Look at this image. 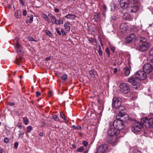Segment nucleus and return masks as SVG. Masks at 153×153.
I'll return each mask as SVG.
<instances>
[{
	"label": "nucleus",
	"mask_w": 153,
	"mask_h": 153,
	"mask_svg": "<svg viewBox=\"0 0 153 153\" xmlns=\"http://www.w3.org/2000/svg\"><path fill=\"white\" fill-rule=\"evenodd\" d=\"M65 17L68 19H74L75 18V16L74 15L68 14L65 16Z\"/></svg>",
	"instance_id": "obj_27"
},
{
	"label": "nucleus",
	"mask_w": 153,
	"mask_h": 153,
	"mask_svg": "<svg viewBox=\"0 0 153 153\" xmlns=\"http://www.w3.org/2000/svg\"><path fill=\"white\" fill-rule=\"evenodd\" d=\"M110 7L111 11H114L115 9L116 6L115 4H112L110 5Z\"/></svg>",
	"instance_id": "obj_38"
},
{
	"label": "nucleus",
	"mask_w": 153,
	"mask_h": 153,
	"mask_svg": "<svg viewBox=\"0 0 153 153\" xmlns=\"http://www.w3.org/2000/svg\"><path fill=\"white\" fill-rule=\"evenodd\" d=\"M22 13H23V16H26L27 14V12L26 10H23V11Z\"/></svg>",
	"instance_id": "obj_48"
},
{
	"label": "nucleus",
	"mask_w": 153,
	"mask_h": 153,
	"mask_svg": "<svg viewBox=\"0 0 153 153\" xmlns=\"http://www.w3.org/2000/svg\"><path fill=\"white\" fill-rule=\"evenodd\" d=\"M49 17L51 20V22L53 24H54V22H55L56 18L54 16H52L51 15H50V16H49Z\"/></svg>",
	"instance_id": "obj_28"
},
{
	"label": "nucleus",
	"mask_w": 153,
	"mask_h": 153,
	"mask_svg": "<svg viewBox=\"0 0 153 153\" xmlns=\"http://www.w3.org/2000/svg\"><path fill=\"white\" fill-rule=\"evenodd\" d=\"M120 28L121 30V31L124 32L127 30L128 27L127 24L122 23L120 25Z\"/></svg>",
	"instance_id": "obj_18"
},
{
	"label": "nucleus",
	"mask_w": 153,
	"mask_h": 153,
	"mask_svg": "<svg viewBox=\"0 0 153 153\" xmlns=\"http://www.w3.org/2000/svg\"><path fill=\"white\" fill-rule=\"evenodd\" d=\"M36 96L38 97L41 95V93L39 91H37L36 92Z\"/></svg>",
	"instance_id": "obj_54"
},
{
	"label": "nucleus",
	"mask_w": 153,
	"mask_h": 153,
	"mask_svg": "<svg viewBox=\"0 0 153 153\" xmlns=\"http://www.w3.org/2000/svg\"><path fill=\"white\" fill-rule=\"evenodd\" d=\"M100 13H95L94 17V21L95 22H97L98 20V18H99L100 17Z\"/></svg>",
	"instance_id": "obj_29"
},
{
	"label": "nucleus",
	"mask_w": 153,
	"mask_h": 153,
	"mask_svg": "<svg viewBox=\"0 0 153 153\" xmlns=\"http://www.w3.org/2000/svg\"><path fill=\"white\" fill-rule=\"evenodd\" d=\"M16 127H18L19 129V136L18 138H22L23 137L25 133L24 131L25 129V127L22 126V123L21 122H18L17 125Z\"/></svg>",
	"instance_id": "obj_7"
},
{
	"label": "nucleus",
	"mask_w": 153,
	"mask_h": 153,
	"mask_svg": "<svg viewBox=\"0 0 153 153\" xmlns=\"http://www.w3.org/2000/svg\"><path fill=\"white\" fill-rule=\"evenodd\" d=\"M84 147L83 146H81L80 147L78 148L77 150L76 151L77 152H82L84 150Z\"/></svg>",
	"instance_id": "obj_33"
},
{
	"label": "nucleus",
	"mask_w": 153,
	"mask_h": 153,
	"mask_svg": "<svg viewBox=\"0 0 153 153\" xmlns=\"http://www.w3.org/2000/svg\"><path fill=\"white\" fill-rule=\"evenodd\" d=\"M43 133L42 132H41L39 133V135L40 136H43Z\"/></svg>",
	"instance_id": "obj_63"
},
{
	"label": "nucleus",
	"mask_w": 153,
	"mask_h": 153,
	"mask_svg": "<svg viewBox=\"0 0 153 153\" xmlns=\"http://www.w3.org/2000/svg\"><path fill=\"white\" fill-rule=\"evenodd\" d=\"M105 51L107 53V54H109L110 53L109 50L108 48H107L105 49Z\"/></svg>",
	"instance_id": "obj_51"
},
{
	"label": "nucleus",
	"mask_w": 153,
	"mask_h": 153,
	"mask_svg": "<svg viewBox=\"0 0 153 153\" xmlns=\"http://www.w3.org/2000/svg\"><path fill=\"white\" fill-rule=\"evenodd\" d=\"M44 19L46 21H48L49 20L48 18L46 15H44L43 16Z\"/></svg>",
	"instance_id": "obj_49"
},
{
	"label": "nucleus",
	"mask_w": 153,
	"mask_h": 153,
	"mask_svg": "<svg viewBox=\"0 0 153 153\" xmlns=\"http://www.w3.org/2000/svg\"><path fill=\"white\" fill-rule=\"evenodd\" d=\"M19 1L22 5L24 4V2L23 0H19Z\"/></svg>",
	"instance_id": "obj_58"
},
{
	"label": "nucleus",
	"mask_w": 153,
	"mask_h": 153,
	"mask_svg": "<svg viewBox=\"0 0 153 153\" xmlns=\"http://www.w3.org/2000/svg\"><path fill=\"white\" fill-rule=\"evenodd\" d=\"M72 128H74V129L79 130H80L82 129L81 127L79 125H78L77 126H75L74 125H73L72 126Z\"/></svg>",
	"instance_id": "obj_35"
},
{
	"label": "nucleus",
	"mask_w": 153,
	"mask_h": 153,
	"mask_svg": "<svg viewBox=\"0 0 153 153\" xmlns=\"http://www.w3.org/2000/svg\"><path fill=\"white\" fill-rule=\"evenodd\" d=\"M133 153H141V152L140 151L135 150L133 151Z\"/></svg>",
	"instance_id": "obj_56"
},
{
	"label": "nucleus",
	"mask_w": 153,
	"mask_h": 153,
	"mask_svg": "<svg viewBox=\"0 0 153 153\" xmlns=\"http://www.w3.org/2000/svg\"><path fill=\"white\" fill-rule=\"evenodd\" d=\"M55 12L58 13L59 11V9L57 8H55Z\"/></svg>",
	"instance_id": "obj_61"
},
{
	"label": "nucleus",
	"mask_w": 153,
	"mask_h": 153,
	"mask_svg": "<svg viewBox=\"0 0 153 153\" xmlns=\"http://www.w3.org/2000/svg\"><path fill=\"white\" fill-rule=\"evenodd\" d=\"M23 120L25 124L27 125L29 122L28 119L27 117H25L23 118Z\"/></svg>",
	"instance_id": "obj_30"
},
{
	"label": "nucleus",
	"mask_w": 153,
	"mask_h": 153,
	"mask_svg": "<svg viewBox=\"0 0 153 153\" xmlns=\"http://www.w3.org/2000/svg\"><path fill=\"white\" fill-rule=\"evenodd\" d=\"M61 34H62V35L64 36L66 34V32L63 29H61Z\"/></svg>",
	"instance_id": "obj_44"
},
{
	"label": "nucleus",
	"mask_w": 153,
	"mask_h": 153,
	"mask_svg": "<svg viewBox=\"0 0 153 153\" xmlns=\"http://www.w3.org/2000/svg\"><path fill=\"white\" fill-rule=\"evenodd\" d=\"M9 138L7 137L5 138L4 140V142L6 143H7L8 142H9Z\"/></svg>",
	"instance_id": "obj_42"
},
{
	"label": "nucleus",
	"mask_w": 153,
	"mask_h": 153,
	"mask_svg": "<svg viewBox=\"0 0 153 153\" xmlns=\"http://www.w3.org/2000/svg\"><path fill=\"white\" fill-rule=\"evenodd\" d=\"M26 19L27 20H26L25 22L26 23H31L33 21V16L31 15H28L27 16Z\"/></svg>",
	"instance_id": "obj_19"
},
{
	"label": "nucleus",
	"mask_w": 153,
	"mask_h": 153,
	"mask_svg": "<svg viewBox=\"0 0 153 153\" xmlns=\"http://www.w3.org/2000/svg\"><path fill=\"white\" fill-rule=\"evenodd\" d=\"M82 144L85 147H86L88 145V143L85 140H84L82 143Z\"/></svg>",
	"instance_id": "obj_43"
},
{
	"label": "nucleus",
	"mask_w": 153,
	"mask_h": 153,
	"mask_svg": "<svg viewBox=\"0 0 153 153\" xmlns=\"http://www.w3.org/2000/svg\"><path fill=\"white\" fill-rule=\"evenodd\" d=\"M128 82L134 86V88L137 89L140 87V80L137 78L131 77L128 80Z\"/></svg>",
	"instance_id": "obj_5"
},
{
	"label": "nucleus",
	"mask_w": 153,
	"mask_h": 153,
	"mask_svg": "<svg viewBox=\"0 0 153 153\" xmlns=\"http://www.w3.org/2000/svg\"><path fill=\"white\" fill-rule=\"evenodd\" d=\"M72 146L73 147L74 149H75L76 147V146L75 145V144H73L72 145Z\"/></svg>",
	"instance_id": "obj_62"
},
{
	"label": "nucleus",
	"mask_w": 153,
	"mask_h": 153,
	"mask_svg": "<svg viewBox=\"0 0 153 153\" xmlns=\"http://www.w3.org/2000/svg\"><path fill=\"white\" fill-rule=\"evenodd\" d=\"M127 120V118H124L123 117H120V119L116 118L113 123L114 127L120 131V130L124 128L125 124L124 122Z\"/></svg>",
	"instance_id": "obj_2"
},
{
	"label": "nucleus",
	"mask_w": 153,
	"mask_h": 153,
	"mask_svg": "<svg viewBox=\"0 0 153 153\" xmlns=\"http://www.w3.org/2000/svg\"><path fill=\"white\" fill-rule=\"evenodd\" d=\"M118 71V69L117 68H114V73L116 74Z\"/></svg>",
	"instance_id": "obj_52"
},
{
	"label": "nucleus",
	"mask_w": 153,
	"mask_h": 153,
	"mask_svg": "<svg viewBox=\"0 0 153 153\" xmlns=\"http://www.w3.org/2000/svg\"><path fill=\"white\" fill-rule=\"evenodd\" d=\"M51 57L50 56L47 57L45 58V59L46 61H48L50 59Z\"/></svg>",
	"instance_id": "obj_57"
},
{
	"label": "nucleus",
	"mask_w": 153,
	"mask_h": 153,
	"mask_svg": "<svg viewBox=\"0 0 153 153\" xmlns=\"http://www.w3.org/2000/svg\"><path fill=\"white\" fill-rule=\"evenodd\" d=\"M136 76L137 79L140 80H143L147 77L146 74L143 71H138L136 74Z\"/></svg>",
	"instance_id": "obj_8"
},
{
	"label": "nucleus",
	"mask_w": 153,
	"mask_h": 153,
	"mask_svg": "<svg viewBox=\"0 0 153 153\" xmlns=\"http://www.w3.org/2000/svg\"><path fill=\"white\" fill-rule=\"evenodd\" d=\"M33 129V127L31 126H29L27 127V131L28 133H30Z\"/></svg>",
	"instance_id": "obj_36"
},
{
	"label": "nucleus",
	"mask_w": 153,
	"mask_h": 153,
	"mask_svg": "<svg viewBox=\"0 0 153 153\" xmlns=\"http://www.w3.org/2000/svg\"><path fill=\"white\" fill-rule=\"evenodd\" d=\"M142 127L141 125L139 122H136L132 127V131L134 133L139 132L141 130Z\"/></svg>",
	"instance_id": "obj_9"
},
{
	"label": "nucleus",
	"mask_w": 153,
	"mask_h": 153,
	"mask_svg": "<svg viewBox=\"0 0 153 153\" xmlns=\"http://www.w3.org/2000/svg\"><path fill=\"white\" fill-rule=\"evenodd\" d=\"M97 52L100 56H102V51L101 50V48L100 46H99L98 50Z\"/></svg>",
	"instance_id": "obj_34"
},
{
	"label": "nucleus",
	"mask_w": 153,
	"mask_h": 153,
	"mask_svg": "<svg viewBox=\"0 0 153 153\" xmlns=\"http://www.w3.org/2000/svg\"><path fill=\"white\" fill-rule=\"evenodd\" d=\"M130 15L128 13H125L123 16V18L126 20H128L130 19Z\"/></svg>",
	"instance_id": "obj_22"
},
{
	"label": "nucleus",
	"mask_w": 153,
	"mask_h": 153,
	"mask_svg": "<svg viewBox=\"0 0 153 153\" xmlns=\"http://www.w3.org/2000/svg\"><path fill=\"white\" fill-rule=\"evenodd\" d=\"M107 148V145L105 144L101 145L97 148L95 153H105Z\"/></svg>",
	"instance_id": "obj_13"
},
{
	"label": "nucleus",
	"mask_w": 153,
	"mask_h": 153,
	"mask_svg": "<svg viewBox=\"0 0 153 153\" xmlns=\"http://www.w3.org/2000/svg\"><path fill=\"white\" fill-rule=\"evenodd\" d=\"M116 19V18L114 16H112L111 19L113 20H115Z\"/></svg>",
	"instance_id": "obj_60"
},
{
	"label": "nucleus",
	"mask_w": 153,
	"mask_h": 153,
	"mask_svg": "<svg viewBox=\"0 0 153 153\" xmlns=\"http://www.w3.org/2000/svg\"><path fill=\"white\" fill-rule=\"evenodd\" d=\"M28 40L31 41L36 42L37 41L35 40L31 36H29L27 38Z\"/></svg>",
	"instance_id": "obj_40"
},
{
	"label": "nucleus",
	"mask_w": 153,
	"mask_h": 153,
	"mask_svg": "<svg viewBox=\"0 0 153 153\" xmlns=\"http://www.w3.org/2000/svg\"><path fill=\"white\" fill-rule=\"evenodd\" d=\"M22 53H21V55H19V59H16V61H14V62L17 64L18 65H19V62H20V60L22 59Z\"/></svg>",
	"instance_id": "obj_26"
},
{
	"label": "nucleus",
	"mask_w": 153,
	"mask_h": 153,
	"mask_svg": "<svg viewBox=\"0 0 153 153\" xmlns=\"http://www.w3.org/2000/svg\"><path fill=\"white\" fill-rule=\"evenodd\" d=\"M134 45L137 49L142 52L146 51L149 47L146 39L142 37H137L135 39Z\"/></svg>",
	"instance_id": "obj_1"
},
{
	"label": "nucleus",
	"mask_w": 153,
	"mask_h": 153,
	"mask_svg": "<svg viewBox=\"0 0 153 153\" xmlns=\"http://www.w3.org/2000/svg\"><path fill=\"white\" fill-rule=\"evenodd\" d=\"M56 32L58 33V34L59 35H61V33L60 30H59V29L58 28H56Z\"/></svg>",
	"instance_id": "obj_45"
},
{
	"label": "nucleus",
	"mask_w": 153,
	"mask_h": 153,
	"mask_svg": "<svg viewBox=\"0 0 153 153\" xmlns=\"http://www.w3.org/2000/svg\"><path fill=\"white\" fill-rule=\"evenodd\" d=\"M14 15L16 18L17 19H20L21 16V11L19 10H17L15 13Z\"/></svg>",
	"instance_id": "obj_21"
},
{
	"label": "nucleus",
	"mask_w": 153,
	"mask_h": 153,
	"mask_svg": "<svg viewBox=\"0 0 153 153\" xmlns=\"http://www.w3.org/2000/svg\"><path fill=\"white\" fill-rule=\"evenodd\" d=\"M135 36L134 34H131L125 39V42L127 44L130 43L135 38Z\"/></svg>",
	"instance_id": "obj_16"
},
{
	"label": "nucleus",
	"mask_w": 153,
	"mask_h": 153,
	"mask_svg": "<svg viewBox=\"0 0 153 153\" xmlns=\"http://www.w3.org/2000/svg\"><path fill=\"white\" fill-rule=\"evenodd\" d=\"M45 33L47 35L50 37H51V36L53 35L51 32L49 30H45Z\"/></svg>",
	"instance_id": "obj_39"
},
{
	"label": "nucleus",
	"mask_w": 153,
	"mask_h": 153,
	"mask_svg": "<svg viewBox=\"0 0 153 153\" xmlns=\"http://www.w3.org/2000/svg\"><path fill=\"white\" fill-rule=\"evenodd\" d=\"M15 47L16 48V51L18 55H21L22 50V47L21 45L17 41L15 45Z\"/></svg>",
	"instance_id": "obj_17"
},
{
	"label": "nucleus",
	"mask_w": 153,
	"mask_h": 153,
	"mask_svg": "<svg viewBox=\"0 0 153 153\" xmlns=\"http://www.w3.org/2000/svg\"><path fill=\"white\" fill-rule=\"evenodd\" d=\"M151 66H152V69H153V59L150 60V62Z\"/></svg>",
	"instance_id": "obj_53"
},
{
	"label": "nucleus",
	"mask_w": 153,
	"mask_h": 153,
	"mask_svg": "<svg viewBox=\"0 0 153 153\" xmlns=\"http://www.w3.org/2000/svg\"><path fill=\"white\" fill-rule=\"evenodd\" d=\"M115 109L117 113L116 115V118L120 119V117H124V118H127V119H129L128 116L126 114V110L123 106L121 105Z\"/></svg>",
	"instance_id": "obj_3"
},
{
	"label": "nucleus",
	"mask_w": 153,
	"mask_h": 153,
	"mask_svg": "<svg viewBox=\"0 0 153 153\" xmlns=\"http://www.w3.org/2000/svg\"><path fill=\"white\" fill-rule=\"evenodd\" d=\"M129 3V0H120V7L123 9L126 8L128 7Z\"/></svg>",
	"instance_id": "obj_15"
},
{
	"label": "nucleus",
	"mask_w": 153,
	"mask_h": 153,
	"mask_svg": "<svg viewBox=\"0 0 153 153\" xmlns=\"http://www.w3.org/2000/svg\"><path fill=\"white\" fill-rule=\"evenodd\" d=\"M121 101L120 98H114L113 99L112 107L115 108L121 105Z\"/></svg>",
	"instance_id": "obj_10"
},
{
	"label": "nucleus",
	"mask_w": 153,
	"mask_h": 153,
	"mask_svg": "<svg viewBox=\"0 0 153 153\" xmlns=\"http://www.w3.org/2000/svg\"><path fill=\"white\" fill-rule=\"evenodd\" d=\"M89 74L91 76L93 77H94L95 76L94 72L90 70L89 72Z\"/></svg>",
	"instance_id": "obj_41"
},
{
	"label": "nucleus",
	"mask_w": 153,
	"mask_h": 153,
	"mask_svg": "<svg viewBox=\"0 0 153 153\" xmlns=\"http://www.w3.org/2000/svg\"><path fill=\"white\" fill-rule=\"evenodd\" d=\"M52 91H50L48 93V95L49 96L51 97L52 95Z\"/></svg>",
	"instance_id": "obj_59"
},
{
	"label": "nucleus",
	"mask_w": 153,
	"mask_h": 153,
	"mask_svg": "<svg viewBox=\"0 0 153 153\" xmlns=\"http://www.w3.org/2000/svg\"><path fill=\"white\" fill-rule=\"evenodd\" d=\"M53 118L56 121H59V119L58 116L55 115L52 116Z\"/></svg>",
	"instance_id": "obj_37"
},
{
	"label": "nucleus",
	"mask_w": 153,
	"mask_h": 153,
	"mask_svg": "<svg viewBox=\"0 0 153 153\" xmlns=\"http://www.w3.org/2000/svg\"><path fill=\"white\" fill-rule=\"evenodd\" d=\"M120 132V131L116 128H110L108 131V134L110 137L117 136L118 135Z\"/></svg>",
	"instance_id": "obj_12"
},
{
	"label": "nucleus",
	"mask_w": 153,
	"mask_h": 153,
	"mask_svg": "<svg viewBox=\"0 0 153 153\" xmlns=\"http://www.w3.org/2000/svg\"><path fill=\"white\" fill-rule=\"evenodd\" d=\"M120 91L124 94H127L130 91L129 85L125 83L120 84L119 86Z\"/></svg>",
	"instance_id": "obj_6"
},
{
	"label": "nucleus",
	"mask_w": 153,
	"mask_h": 153,
	"mask_svg": "<svg viewBox=\"0 0 153 153\" xmlns=\"http://www.w3.org/2000/svg\"><path fill=\"white\" fill-rule=\"evenodd\" d=\"M143 71L147 74H149L153 70V69L150 63H146L143 67Z\"/></svg>",
	"instance_id": "obj_11"
},
{
	"label": "nucleus",
	"mask_w": 153,
	"mask_h": 153,
	"mask_svg": "<svg viewBox=\"0 0 153 153\" xmlns=\"http://www.w3.org/2000/svg\"><path fill=\"white\" fill-rule=\"evenodd\" d=\"M138 9V7L136 6H131L130 8V10L131 12L134 13L136 12Z\"/></svg>",
	"instance_id": "obj_23"
},
{
	"label": "nucleus",
	"mask_w": 153,
	"mask_h": 153,
	"mask_svg": "<svg viewBox=\"0 0 153 153\" xmlns=\"http://www.w3.org/2000/svg\"><path fill=\"white\" fill-rule=\"evenodd\" d=\"M141 123L144 125L146 127L148 128H153V118H148L146 117L141 119Z\"/></svg>",
	"instance_id": "obj_4"
},
{
	"label": "nucleus",
	"mask_w": 153,
	"mask_h": 153,
	"mask_svg": "<svg viewBox=\"0 0 153 153\" xmlns=\"http://www.w3.org/2000/svg\"><path fill=\"white\" fill-rule=\"evenodd\" d=\"M18 145L19 143L18 142H15L14 144V148L15 149H17L18 147Z\"/></svg>",
	"instance_id": "obj_46"
},
{
	"label": "nucleus",
	"mask_w": 153,
	"mask_h": 153,
	"mask_svg": "<svg viewBox=\"0 0 153 153\" xmlns=\"http://www.w3.org/2000/svg\"><path fill=\"white\" fill-rule=\"evenodd\" d=\"M124 72L125 76H128L130 73V71L129 68L128 67H126L124 68Z\"/></svg>",
	"instance_id": "obj_20"
},
{
	"label": "nucleus",
	"mask_w": 153,
	"mask_h": 153,
	"mask_svg": "<svg viewBox=\"0 0 153 153\" xmlns=\"http://www.w3.org/2000/svg\"><path fill=\"white\" fill-rule=\"evenodd\" d=\"M64 119L65 120L66 123H68V120L65 118Z\"/></svg>",
	"instance_id": "obj_64"
},
{
	"label": "nucleus",
	"mask_w": 153,
	"mask_h": 153,
	"mask_svg": "<svg viewBox=\"0 0 153 153\" xmlns=\"http://www.w3.org/2000/svg\"><path fill=\"white\" fill-rule=\"evenodd\" d=\"M102 8L103 9L105 10V11H106L107 10L106 7L105 5H103Z\"/></svg>",
	"instance_id": "obj_55"
},
{
	"label": "nucleus",
	"mask_w": 153,
	"mask_h": 153,
	"mask_svg": "<svg viewBox=\"0 0 153 153\" xmlns=\"http://www.w3.org/2000/svg\"><path fill=\"white\" fill-rule=\"evenodd\" d=\"M107 141L113 146L116 145L117 143V138L116 137H109L107 138Z\"/></svg>",
	"instance_id": "obj_14"
},
{
	"label": "nucleus",
	"mask_w": 153,
	"mask_h": 153,
	"mask_svg": "<svg viewBox=\"0 0 153 153\" xmlns=\"http://www.w3.org/2000/svg\"><path fill=\"white\" fill-rule=\"evenodd\" d=\"M69 22H67L66 23L64 24V26L65 27V30L67 31H69L70 30V27L69 25Z\"/></svg>",
	"instance_id": "obj_24"
},
{
	"label": "nucleus",
	"mask_w": 153,
	"mask_h": 153,
	"mask_svg": "<svg viewBox=\"0 0 153 153\" xmlns=\"http://www.w3.org/2000/svg\"><path fill=\"white\" fill-rule=\"evenodd\" d=\"M60 115L63 119L65 118V115H64L63 113L62 112H61L60 113Z\"/></svg>",
	"instance_id": "obj_50"
},
{
	"label": "nucleus",
	"mask_w": 153,
	"mask_h": 153,
	"mask_svg": "<svg viewBox=\"0 0 153 153\" xmlns=\"http://www.w3.org/2000/svg\"><path fill=\"white\" fill-rule=\"evenodd\" d=\"M7 104L10 105V106H13L15 105V103L13 102H7Z\"/></svg>",
	"instance_id": "obj_47"
},
{
	"label": "nucleus",
	"mask_w": 153,
	"mask_h": 153,
	"mask_svg": "<svg viewBox=\"0 0 153 153\" xmlns=\"http://www.w3.org/2000/svg\"><path fill=\"white\" fill-rule=\"evenodd\" d=\"M68 78V76L66 74H64L61 77V79L63 81H65Z\"/></svg>",
	"instance_id": "obj_32"
},
{
	"label": "nucleus",
	"mask_w": 153,
	"mask_h": 153,
	"mask_svg": "<svg viewBox=\"0 0 153 153\" xmlns=\"http://www.w3.org/2000/svg\"><path fill=\"white\" fill-rule=\"evenodd\" d=\"M63 23V21L62 19H60L59 20H57L56 19L55 20L54 24L56 25H61Z\"/></svg>",
	"instance_id": "obj_25"
},
{
	"label": "nucleus",
	"mask_w": 153,
	"mask_h": 153,
	"mask_svg": "<svg viewBox=\"0 0 153 153\" xmlns=\"http://www.w3.org/2000/svg\"><path fill=\"white\" fill-rule=\"evenodd\" d=\"M88 41L91 43H93L95 42H96V39L94 38H89L88 39Z\"/></svg>",
	"instance_id": "obj_31"
}]
</instances>
